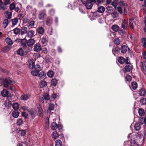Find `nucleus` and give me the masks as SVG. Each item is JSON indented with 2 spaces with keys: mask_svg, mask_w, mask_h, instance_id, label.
Wrapping results in <instances>:
<instances>
[{
  "mask_svg": "<svg viewBox=\"0 0 146 146\" xmlns=\"http://www.w3.org/2000/svg\"><path fill=\"white\" fill-rule=\"evenodd\" d=\"M82 3L85 4V6L87 9H91L93 6V4L91 0H81Z\"/></svg>",
  "mask_w": 146,
  "mask_h": 146,
  "instance_id": "1",
  "label": "nucleus"
},
{
  "mask_svg": "<svg viewBox=\"0 0 146 146\" xmlns=\"http://www.w3.org/2000/svg\"><path fill=\"white\" fill-rule=\"evenodd\" d=\"M12 100L11 96H9L7 98L4 103V105L7 108H9L11 106V101Z\"/></svg>",
  "mask_w": 146,
  "mask_h": 146,
  "instance_id": "2",
  "label": "nucleus"
},
{
  "mask_svg": "<svg viewBox=\"0 0 146 146\" xmlns=\"http://www.w3.org/2000/svg\"><path fill=\"white\" fill-rule=\"evenodd\" d=\"M46 16V11L45 10H42L39 11L38 15V17L40 20L44 19L45 17Z\"/></svg>",
  "mask_w": 146,
  "mask_h": 146,
  "instance_id": "3",
  "label": "nucleus"
},
{
  "mask_svg": "<svg viewBox=\"0 0 146 146\" xmlns=\"http://www.w3.org/2000/svg\"><path fill=\"white\" fill-rule=\"evenodd\" d=\"M13 84L12 80L9 78H6L5 79L4 82V85L5 88L8 87L9 85H11Z\"/></svg>",
  "mask_w": 146,
  "mask_h": 146,
  "instance_id": "4",
  "label": "nucleus"
},
{
  "mask_svg": "<svg viewBox=\"0 0 146 146\" xmlns=\"http://www.w3.org/2000/svg\"><path fill=\"white\" fill-rule=\"evenodd\" d=\"M21 45L24 48L26 49L27 46V41L26 39L24 38L21 40L20 41Z\"/></svg>",
  "mask_w": 146,
  "mask_h": 146,
  "instance_id": "5",
  "label": "nucleus"
},
{
  "mask_svg": "<svg viewBox=\"0 0 146 146\" xmlns=\"http://www.w3.org/2000/svg\"><path fill=\"white\" fill-rule=\"evenodd\" d=\"M2 96L7 97V98L9 96H11L10 93L6 90H3L1 92Z\"/></svg>",
  "mask_w": 146,
  "mask_h": 146,
  "instance_id": "6",
  "label": "nucleus"
},
{
  "mask_svg": "<svg viewBox=\"0 0 146 146\" xmlns=\"http://www.w3.org/2000/svg\"><path fill=\"white\" fill-rule=\"evenodd\" d=\"M134 127L135 130L136 131L140 130L141 127L140 124L139 123H136L135 125L133 123L132 124L130 128H131L132 127Z\"/></svg>",
  "mask_w": 146,
  "mask_h": 146,
  "instance_id": "7",
  "label": "nucleus"
},
{
  "mask_svg": "<svg viewBox=\"0 0 146 146\" xmlns=\"http://www.w3.org/2000/svg\"><path fill=\"white\" fill-rule=\"evenodd\" d=\"M119 62L121 64H123L125 62L127 64H128V57L126 58L125 60L122 57H120L118 60Z\"/></svg>",
  "mask_w": 146,
  "mask_h": 146,
  "instance_id": "8",
  "label": "nucleus"
},
{
  "mask_svg": "<svg viewBox=\"0 0 146 146\" xmlns=\"http://www.w3.org/2000/svg\"><path fill=\"white\" fill-rule=\"evenodd\" d=\"M31 95L30 94H24L22 95L20 97L21 100L26 101L27 100L31 97Z\"/></svg>",
  "mask_w": 146,
  "mask_h": 146,
  "instance_id": "9",
  "label": "nucleus"
},
{
  "mask_svg": "<svg viewBox=\"0 0 146 146\" xmlns=\"http://www.w3.org/2000/svg\"><path fill=\"white\" fill-rule=\"evenodd\" d=\"M35 32L33 30H29L28 32L27 33V35L29 38H31L33 37L35 35Z\"/></svg>",
  "mask_w": 146,
  "mask_h": 146,
  "instance_id": "10",
  "label": "nucleus"
},
{
  "mask_svg": "<svg viewBox=\"0 0 146 146\" xmlns=\"http://www.w3.org/2000/svg\"><path fill=\"white\" fill-rule=\"evenodd\" d=\"M35 42V41L34 39L32 38L30 39L27 41V46L31 47L34 44Z\"/></svg>",
  "mask_w": 146,
  "mask_h": 146,
  "instance_id": "11",
  "label": "nucleus"
},
{
  "mask_svg": "<svg viewBox=\"0 0 146 146\" xmlns=\"http://www.w3.org/2000/svg\"><path fill=\"white\" fill-rule=\"evenodd\" d=\"M37 32L38 35H43L44 32V30L43 27H40L37 29Z\"/></svg>",
  "mask_w": 146,
  "mask_h": 146,
  "instance_id": "12",
  "label": "nucleus"
},
{
  "mask_svg": "<svg viewBox=\"0 0 146 146\" xmlns=\"http://www.w3.org/2000/svg\"><path fill=\"white\" fill-rule=\"evenodd\" d=\"M41 47V46L40 44H36L34 46V50L36 52H38L40 50Z\"/></svg>",
  "mask_w": 146,
  "mask_h": 146,
  "instance_id": "13",
  "label": "nucleus"
},
{
  "mask_svg": "<svg viewBox=\"0 0 146 146\" xmlns=\"http://www.w3.org/2000/svg\"><path fill=\"white\" fill-rule=\"evenodd\" d=\"M52 18L50 17H48L47 18L46 21V24L49 26L52 24Z\"/></svg>",
  "mask_w": 146,
  "mask_h": 146,
  "instance_id": "14",
  "label": "nucleus"
},
{
  "mask_svg": "<svg viewBox=\"0 0 146 146\" xmlns=\"http://www.w3.org/2000/svg\"><path fill=\"white\" fill-rule=\"evenodd\" d=\"M34 62L31 60H29V68L31 69H33L35 67Z\"/></svg>",
  "mask_w": 146,
  "mask_h": 146,
  "instance_id": "15",
  "label": "nucleus"
},
{
  "mask_svg": "<svg viewBox=\"0 0 146 146\" xmlns=\"http://www.w3.org/2000/svg\"><path fill=\"white\" fill-rule=\"evenodd\" d=\"M39 72V70L35 69L31 71V74L33 76H37Z\"/></svg>",
  "mask_w": 146,
  "mask_h": 146,
  "instance_id": "16",
  "label": "nucleus"
},
{
  "mask_svg": "<svg viewBox=\"0 0 146 146\" xmlns=\"http://www.w3.org/2000/svg\"><path fill=\"white\" fill-rule=\"evenodd\" d=\"M11 49V47L9 45H7L4 46L2 49V51L5 52L9 51Z\"/></svg>",
  "mask_w": 146,
  "mask_h": 146,
  "instance_id": "17",
  "label": "nucleus"
},
{
  "mask_svg": "<svg viewBox=\"0 0 146 146\" xmlns=\"http://www.w3.org/2000/svg\"><path fill=\"white\" fill-rule=\"evenodd\" d=\"M139 94L140 96H144L146 94V92L145 89L142 88L139 91Z\"/></svg>",
  "mask_w": 146,
  "mask_h": 146,
  "instance_id": "18",
  "label": "nucleus"
},
{
  "mask_svg": "<svg viewBox=\"0 0 146 146\" xmlns=\"http://www.w3.org/2000/svg\"><path fill=\"white\" fill-rule=\"evenodd\" d=\"M19 113L17 110H14L12 113L13 116L15 118H17L19 116Z\"/></svg>",
  "mask_w": 146,
  "mask_h": 146,
  "instance_id": "19",
  "label": "nucleus"
},
{
  "mask_svg": "<svg viewBox=\"0 0 146 146\" xmlns=\"http://www.w3.org/2000/svg\"><path fill=\"white\" fill-rule=\"evenodd\" d=\"M9 21L8 19H5L3 21V27L5 29L9 25Z\"/></svg>",
  "mask_w": 146,
  "mask_h": 146,
  "instance_id": "20",
  "label": "nucleus"
},
{
  "mask_svg": "<svg viewBox=\"0 0 146 146\" xmlns=\"http://www.w3.org/2000/svg\"><path fill=\"white\" fill-rule=\"evenodd\" d=\"M17 54L21 56H23L24 55V52L21 48H19L17 51Z\"/></svg>",
  "mask_w": 146,
  "mask_h": 146,
  "instance_id": "21",
  "label": "nucleus"
},
{
  "mask_svg": "<svg viewBox=\"0 0 146 146\" xmlns=\"http://www.w3.org/2000/svg\"><path fill=\"white\" fill-rule=\"evenodd\" d=\"M5 41L6 43L8 44V45L10 46L13 44V42L12 40L9 38H7Z\"/></svg>",
  "mask_w": 146,
  "mask_h": 146,
  "instance_id": "22",
  "label": "nucleus"
},
{
  "mask_svg": "<svg viewBox=\"0 0 146 146\" xmlns=\"http://www.w3.org/2000/svg\"><path fill=\"white\" fill-rule=\"evenodd\" d=\"M35 22L33 20H31L29 21L28 23V27L30 28H33Z\"/></svg>",
  "mask_w": 146,
  "mask_h": 146,
  "instance_id": "23",
  "label": "nucleus"
},
{
  "mask_svg": "<svg viewBox=\"0 0 146 146\" xmlns=\"http://www.w3.org/2000/svg\"><path fill=\"white\" fill-rule=\"evenodd\" d=\"M57 83V80L56 79H52L51 81V85L52 86H56Z\"/></svg>",
  "mask_w": 146,
  "mask_h": 146,
  "instance_id": "24",
  "label": "nucleus"
},
{
  "mask_svg": "<svg viewBox=\"0 0 146 146\" xmlns=\"http://www.w3.org/2000/svg\"><path fill=\"white\" fill-rule=\"evenodd\" d=\"M28 31L27 28L26 27H23L21 31V34L23 35L27 33Z\"/></svg>",
  "mask_w": 146,
  "mask_h": 146,
  "instance_id": "25",
  "label": "nucleus"
},
{
  "mask_svg": "<svg viewBox=\"0 0 146 146\" xmlns=\"http://www.w3.org/2000/svg\"><path fill=\"white\" fill-rule=\"evenodd\" d=\"M7 5L3 3L1 0H0V7L3 9L5 10L7 9Z\"/></svg>",
  "mask_w": 146,
  "mask_h": 146,
  "instance_id": "26",
  "label": "nucleus"
},
{
  "mask_svg": "<svg viewBox=\"0 0 146 146\" xmlns=\"http://www.w3.org/2000/svg\"><path fill=\"white\" fill-rule=\"evenodd\" d=\"M51 127L52 129L56 130L57 128L58 125L56 122H53L51 124Z\"/></svg>",
  "mask_w": 146,
  "mask_h": 146,
  "instance_id": "27",
  "label": "nucleus"
},
{
  "mask_svg": "<svg viewBox=\"0 0 146 146\" xmlns=\"http://www.w3.org/2000/svg\"><path fill=\"white\" fill-rule=\"evenodd\" d=\"M127 22L124 19L123 21L122 27L123 29H126L127 28Z\"/></svg>",
  "mask_w": 146,
  "mask_h": 146,
  "instance_id": "28",
  "label": "nucleus"
},
{
  "mask_svg": "<svg viewBox=\"0 0 146 146\" xmlns=\"http://www.w3.org/2000/svg\"><path fill=\"white\" fill-rule=\"evenodd\" d=\"M55 146H62V143L60 140L57 139L55 141Z\"/></svg>",
  "mask_w": 146,
  "mask_h": 146,
  "instance_id": "29",
  "label": "nucleus"
},
{
  "mask_svg": "<svg viewBox=\"0 0 146 146\" xmlns=\"http://www.w3.org/2000/svg\"><path fill=\"white\" fill-rule=\"evenodd\" d=\"M47 83L44 80L41 81L40 84V86L41 88H43L47 86Z\"/></svg>",
  "mask_w": 146,
  "mask_h": 146,
  "instance_id": "30",
  "label": "nucleus"
},
{
  "mask_svg": "<svg viewBox=\"0 0 146 146\" xmlns=\"http://www.w3.org/2000/svg\"><path fill=\"white\" fill-rule=\"evenodd\" d=\"M52 137L54 139L58 138V135L57 132L55 131L53 132L52 135Z\"/></svg>",
  "mask_w": 146,
  "mask_h": 146,
  "instance_id": "31",
  "label": "nucleus"
},
{
  "mask_svg": "<svg viewBox=\"0 0 146 146\" xmlns=\"http://www.w3.org/2000/svg\"><path fill=\"white\" fill-rule=\"evenodd\" d=\"M121 50L122 53H125L127 50V46L125 45L122 46L121 48Z\"/></svg>",
  "mask_w": 146,
  "mask_h": 146,
  "instance_id": "32",
  "label": "nucleus"
},
{
  "mask_svg": "<svg viewBox=\"0 0 146 146\" xmlns=\"http://www.w3.org/2000/svg\"><path fill=\"white\" fill-rule=\"evenodd\" d=\"M138 113L140 116H143L145 114L144 110L143 109L139 108V109Z\"/></svg>",
  "mask_w": 146,
  "mask_h": 146,
  "instance_id": "33",
  "label": "nucleus"
},
{
  "mask_svg": "<svg viewBox=\"0 0 146 146\" xmlns=\"http://www.w3.org/2000/svg\"><path fill=\"white\" fill-rule=\"evenodd\" d=\"M112 29L115 32H117L119 29V26L116 25H113L112 27Z\"/></svg>",
  "mask_w": 146,
  "mask_h": 146,
  "instance_id": "34",
  "label": "nucleus"
},
{
  "mask_svg": "<svg viewBox=\"0 0 146 146\" xmlns=\"http://www.w3.org/2000/svg\"><path fill=\"white\" fill-rule=\"evenodd\" d=\"M46 75L45 73L44 72H41L40 73L39 72L37 76H39L41 78H44Z\"/></svg>",
  "mask_w": 146,
  "mask_h": 146,
  "instance_id": "35",
  "label": "nucleus"
},
{
  "mask_svg": "<svg viewBox=\"0 0 146 146\" xmlns=\"http://www.w3.org/2000/svg\"><path fill=\"white\" fill-rule=\"evenodd\" d=\"M106 9L107 12L109 13H111L113 10V7L109 6L107 7Z\"/></svg>",
  "mask_w": 146,
  "mask_h": 146,
  "instance_id": "36",
  "label": "nucleus"
},
{
  "mask_svg": "<svg viewBox=\"0 0 146 146\" xmlns=\"http://www.w3.org/2000/svg\"><path fill=\"white\" fill-rule=\"evenodd\" d=\"M5 16L7 18L10 19L12 16L11 12L6 11L5 13Z\"/></svg>",
  "mask_w": 146,
  "mask_h": 146,
  "instance_id": "37",
  "label": "nucleus"
},
{
  "mask_svg": "<svg viewBox=\"0 0 146 146\" xmlns=\"http://www.w3.org/2000/svg\"><path fill=\"white\" fill-rule=\"evenodd\" d=\"M105 8L103 6H100L98 7V11L99 13H102L105 10Z\"/></svg>",
  "mask_w": 146,
  "mask_h": 146,
  "instance_id": "38",
  "label": "nucleus"
},
{
  "mask_svg": "<svg viewBox=\"0 0 146 146\" xmlns=\"http://www.w3.org/2000/svg\"><path fill=\"white\" fill-rule=\"evenodd\" d=\"M47 75L48 77L50 78L52 77L54 75V72L52 70H49L47 72Z\"/></svg>",
  "mask_w": 146,
  "mask_h": 146,
  "instance_id": "39",
  "label": "nucleus"
},
{
  "mask_svg": "<svg viewBox=\"0 0 146 146\" xmlns=\"http://www.w3.org/2000/svg\"><path fill=\"white\" fill-rule=\"evenodd\" d=\"M131 86L133 89L135 90L137 87V83L135 82H133L131 83Z\"/></svg>",
  "mask_w": 146,
  "mask_h": 146,
  "instance_id": "40",
  "label": "nucleus"
},
{
  "mask_svg": "<svg viewBox=\"0 0 146 146\" xmlns=\"http://www.w3.org/2000/svg\"><path fill=\"white\" fill-rule=\"evenodd\" d=\"M133 20L134 19L133 18H131L129 19V25L131 29H133Z\"/></svg>",
  "mask_w": 146,
  "mask_h": 146,
  "instance_id": "41",
  "label": "nucleus"
},
{
  "mask_svg": "<svg viewBox=\"0 0 146 146\" xmlns=\"http://www.w3.org/2000/svg\"><path fill=\"white\" fill-rule=\"evenodd\" d=\"M12 107L14 110H17L19 108V105L18 103H15L13 104Z\"/></svg>",
  "mask_w": 146,
  "mask_h": 146,
  "instance_id": "42",
  "label": "nucleus"
},
{
  "mask_svg": "<svg viewBox=\"0 0 146 146\" xmlns=\"http://www.w3.org/2000/svg\"><path fill=\"white\" fill-rule=\"evenodd\" d=\"M18 19L17 18H15L12 20V25L13 26H15L18 23Z\"/></svg>",
  "mask_w": 146,
  "mask_h": 146,
  "instance_id": "43",
  "label": "nucleus"
},
{
  "mask_svg": "<svg viewBox=\"0 0 146 146\" xmlns=\"http://www.w3.org/2000/svg\"><path fill=\"white\" fill-rule=\"evenodd\" d=\"M41 42L43 44H44L47 42L46 37V36L43 37L41 39Z\"/></svg>",
  "mask_w": 146,
  "mask_h": 146,
  "instance_id": "44",
  "label": "nucleus"
},
{
  "mask_svg": "<svg viewBox=\"0 0 146 146\" xmlns=\"http://www.w3.org/2000/svg\"><path fill=\"white\" fill-rule=\"evenodd\" d=\"M104 21V19L102 16H100L98 18V21L100 23H103Z\"/></svg>",
  "mask_w": 146,
  "mask_h": 146,
  "instance_id": "45",
  "label": "nucleus"
},
{
  "mask_svg": "<svg viewBox=\"0 0 146 146\" xmlns=\"http://www.w3.org/2000/svg\"><path fill=\"white\" fill-rule=\"evenodd\" d=\"M23 123V121L21 119H18L17 121V123L18 125H21Z\"/></svg>",
  "mask_w": 146,
  "mask_h": 146,
  "instance_id": "46",
  "label": "nucleus"
},
{
  "mask_svg": "<svg viewBox=\"0 0 146 146\" xmlns=\"http://www.w3.org/2000/svg\"><path fill=\"white\" fill-rule=\"evenodd\" d=\"M42 96L44 99L45 100H48L50 99V96L48 94H43Z\"/></svg>",
  "mask_w": 146,
  "mask_h": 146,
  "instance_id": "47",
  "label": "nucleus"
},
{
  "mask_svg": "<svg viewBox=\"0 0 146 146\" xmlns=\"http://www.w3.org/2000/svg\"><path fill=\"white\" fill-rule=\"evenodd\" d=\"M13 30L14 33L16 35L18 34L20 32V29L17 28H15Z\"/></svg>",
  "mask_w": 146,
  "mask_h": 146,
  "instance_id": "48",
  "label": "nucleus"
},
{
  "mask_svg": "<svg viewBox=\"0 0 146 146\" xmlns=\"http://www.w3.org/2000/svg\"><path fill=\"white\" fill-rule=\"evenodd\" d=\"M111 16L113 18H116L118 16V14L117 12H114L111 13Z\"/></svg>",
  "mask_w": 146,
  "mask_h": 146,
  "instance_id": "49",
  "label": "nucleus"
},
{
  "mask_svg": "<svg viewBox=\"0 0 146 146\" xmlns=\"http://www.w3.org/2000/svg\"><path fill=\"white\" fill-rule=\"evenodd\" d=\"M30 114L33 119L34 118L36 115V113L33 111H31L30 113Z\"/></svg>",
  "mask_w": 146,
  "mask_h": 146,
  "instance_id": "50",
  "label": "nucleus"
},
{
  "mask_svg": "<svg viewBox=\"0 0 146 146\" xmlns=\"http://www.w3.org/2000/svg\"><path fill=\"white\" fill-rule=\"evenodd\" d=\"M140 102L142 105L145 104H146V99L144 98L141 99Z\"/></svg>",
  "mask_w": 146,
  "mask_h": 146,
  "instance_id": "51",
  "label": "nucleus"
},
{
  "mask_svg": "<svg viewBox=\"0 0 146 146\" xmlns=\"http://www.w3.org/2000/svg\"><path fill=\"white\" fill-rule=\"evenodd\" d=\"M114 43L116 45H118L120 44V41L119 38H116L114 40Z\"/></svg>",
  "mask_w": 146,
  "mask_h": 146,
  "instance_id": "52",
  "label": "nucleus"
},
{
  "mask_svg": "<svg viewBox=\"0 0 146 146\" xmlns=\"http://www.w3.org/2000/svg\"><path fill=\"white\" fill-rule=\"evenodd\" d=\"M15 4L14 3H13L10 5L9 8L11 10H12L15 9Z\"/></svg>",
  "mask_w": 146,
  "mask_h": 146,
  "instance_id": "53",
  "label": "nucleus"
},
{
  "mask_svg": "<svg viewBox=\"0 0 146 146\" xmlns=\"http://www.w3.org/2000/svg\"><path fill=\"white\" fill-rule=\"evenodd\" d=\"M142 42L143 44V46L146 47V38H143L142 39Z\"/></svg>",
  "mask_w": 146,
  "mask_h": 146,
  "instance_id": "54",
  "label": "nucleus"
},
{
  "mask_svg": "<svg viewBox=\"0 0 146 146\" xmlns=\"http://www.w3.org/2000/svg\"><path fill=\"white\" fill-rule=\"evenodd\" d=\"M54 108V105L52 103H50L49 105V110H53Z\"/></svg>",
  "mask_w": 146,
  "mask_h": 146,
  "instance_id": "55",
  "label": "nucleus"
},
{
  "mask_svg": "<svg viewBox=\"0 0 146 146\" xmlns=\"http://www.w3.org/2000/svg\"><path fill=\"white\" fill-rule=\"evenodd\" d=\"M120 50V48L118 47H116L114 49V52H115V53H117L118 52H119ZM113 54H114V56H115V54L114 52H113Z\"/></svg>",
  "mask_w": 146,
  "mask_h": 146,
  "instance_id": "56",
  "label": "nucleus"
},
{
  "mask_svg": "<svg viewBox=\"0 0 146 146\" xmlns=\"http://www.w3.org/2000/svg\"><path fill=\"white\" fill-rule=\"evenodd\" d=\"M19 133H20L21 135L22 136L25 135L26 133V131L24 130H20Z\"/></svg>",
  "mask_w": 146,
  "mask_h": 146,
  "instance_id": "57",
  "label": "nucleus"
},
{
  "mask_svg": "<svg viewBox=\"0 0 146 146\" xmlns=\"http://www.w3.org/2000/svg\"><path fill=\"white\" fill-rule=\"evenodd\" d=\"M111 5L116 8L117 6V3L116 1H113Z\"/></svg>",
  "mask_w": 146,
  "mask_h": 146,
  "instance_id": "58",
  "label": "nucleus"
},
{
  "mask_svg": "<svg viewBox=\"0 0 146 146\" xmlns=\"http://www.w3.org/2000/svg\"><path fill=\"white\" fill-rule=\"evenodd\" d=\"M92 2L96 4L100 3L101 2L102 0H91Z\"/></svg>",
  "mask_w": 146,
  "mask_h": 146,
  "instance_id": "59",
  "label": "nucleus"
},
{
  "mask_svg": "<svg viewBox=\"0 0 146 146\" xmlns=\"http://www.w3.org/2000/svg\"><path fill=\"white\" fill-rule=\"evenodd\" d=\"M123 71L124 73H127L128 72V66L127 65L123 68Z\"/></svg>",
  "mask_w": 146,
  "mask_h": 146,
  "instance_id": "60",
  "label": "nucleus"
},
{
  "mask_svg": "<svg viewBox=\"0 0 146 146\" xmlns=\"http://www.w3.org/2000/svg\"><path fill=\"white\" fill-rule=\"evenodd\" d=\"M132 66L131 65V64L128 62V72H130L132 70Z\"/></svg>",
  "mask_w": 146,
  "mask_h": 146,
  "instance_id": "61",
  "label": "nucleus"
},
{
  "mask_svg": "<svg viewBox=\"0 0 146 146\" xmlns=\"http://www.w3.org/2000/svg\"><path fill=\"white\" fill-rule=\"evenodd\" d=\"M21 108L22 109L25 111L27 110L28 109V107L26 106H21Z\"/></svg>",
  "mask_w": 146,
  "mask_h": 146,
  "instance_id": "62",
  "label": "nucleus"
},
{
  "mask_svg": "<svg viewBox=\"0 0 146 146\" xmlns=\"http://www.w3.org/2000/svg\"><path fill=\"white\" fill-rule=\"evenodd\" d=\"M49 13L50 15H52L54 14V10L53 9H52L50 11Z\"/></svg>",
  "mask_w": 146,
  "mask_h": 146,
  "instance_id": "63",
  "label": "nucleus"
},
{
  "mask_svg": "<svg viewBox=\"0 0 146 146\" xmlns=\"http://www.w3.org/2000/svg\"><path fill=\"white\" fill-rule=\"evenodd\" d=\"M117 11L118 12L121 14L122 13V11L121 8L120 7H118L117 8Z\"/></svg>",
  "mask_w": 146,
  "mask_h": 146,
  "instance_id": "64",
  "label": "nucleus"
}]
</instances>
